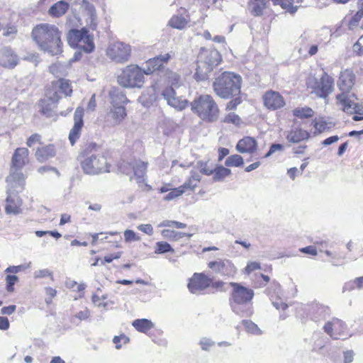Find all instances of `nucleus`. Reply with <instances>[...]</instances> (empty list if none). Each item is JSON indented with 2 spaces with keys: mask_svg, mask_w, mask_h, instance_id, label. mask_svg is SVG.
I'll list each match as a JSON object with an SVG mask.
<instances>
[{
  "mask_svg": "<svg viewBox=\"0 0 363 363\" xmlns=\"http://www.w3.org/2000/svg\"><path fill=\"white\" fill-rule=\"evenodd\" d=\"M284 150V146L281 144H272L269 148L268 152L264 155V158L270 157L277 151H281Z\"/></svg>",
  "mask_w": 363,
  "mask_h": 363,
  "instance_id": "obj_59",
  "label": "nucleus"
},
{
  "mask_svg": "<svg viewBox=\"0 0 363 363\" xmlns=\"http://www.w3.org/2000/svg\"><path fill=\"white\" fill-rule=\"evenodd\" d=\"M29 151L26 147L17 148L12 157L11 167L6 181H18L17 186L21 188L22 182H25V176L22 173V168L28 162Z\"/></svg>",
  "mask_w": 363,
  "mask_h": 363,
  "instance_id": "obj_7",
  "label": "nucleus"
},
{
  "mask_svg": "<svg viewBox=\"0 0 363 363\" xmlns=\"http://www.w3.org/2000/svg\"><path fill=\"white\" fill-rule=\"evenodd\" d=\"M72 88L68 79L60 78L54 81L47 88L45 96L48 101L52 103H57L61 98L62 95L65 96H71Z\"/></svg>",
  "mask_w": 363,
  "mask_h": 363,
  "instance_id": "obj_12",
  "label": "nucleus"
},
{
  "mask_svg": "<svg viewBox=\"0 0 363 363\" xmlns=\"http://www.w3.org/2000/svg\"><path fill=\"white\" fill-rule=\"evenodd\" d=\"M191 107L192 111L203 121L213 122L218 117V107L211 95L203 94L196 98Z\"/></svg>",
  "mask_w": 363,
  "mask_h": 363,
  "instance_id": "obj_4",
  "label": "nucleus"
},
{
  "mask_svg": "<svg viewBox=\"0 0 363 363\" xmlns=\"http://www.w3.org/2000/svg\"><path fill=\"white\" fill-rule=\"evenodd\" d=\"M308 89L311 93L319 98L326 99L334 89V79L324 72L320 79L311 76L306 80Z\"/></svg>",
  "mask_w": 363,
  "mask_h": 363,
  "instance_id": "obj_9",
  "label": "nucleus"
},
{
  "mask_svg": "<svg viewBox=\"0 0 363 363\" xmlns=\"http://www.w3.org/2000/svg\"><path fill=\"white\" fill-rule=\"evenodd\" d=\"M32 38L40 50L51 55H57L62 52L61 33L55 25H37L32 30Z\"/></svg>",
  "mask_w": 363,
  "mask_h": 363,
  "instance_id": "obj_1",
  "label": "nucleus"
},
{
  "mask_svg": "<svg viewBox=\"0 0 363 363\" xmlns=\"http://www.w3.org/2000/svg\"><path fill=\"white\" fill-rule=\"evenodd\" d=\"M1 65L6 68L12 69L18 64V57L9 48H4L1 51Z\"/></svg>",
  "mask_w": 363,
  "mask_h": 363,
  "instance_id": "obj_22",
  "label": "nucleus"
},
{
  "mask_svg": "<svg viewBox=\"0 0 363 363\" xmlns=\"http://www.w3.org/2000/svg\"><path fill=\"white\" fill-rule=\"evenodd\" d=\"M124 240L125 242H131L140 240V238L133 230H125L124 231Z\"/></svg>",
  "mask_w": 363,
  "mask_h": 363,
  "instance_id": "obj_55",
  "label": "nucleus"
},
{
  "mask_svg": "<svg viewBox=\"0 0 363 363\" xmlns=\"http://www.w3.org/2000/svg\"><path fill=\"white\" fill-rule=\"evenodd\" d=\"M172 57L170 53H165L148 60L144 67L145 74H150L155 71L159 69L164 63H167Z\"/></svg>",
  "mask_w": 363,
  "mask_h": 363,
  "instance_id": "obj_20",
  "label": "nucleus"
},
{
  "mask_svg": "<svg viewBox=\"0 0 363 363\" xmlns=\"http://www.w3.org/2000/svg\"><path fill=\"white\" fill-rule=\"evenodd\" d=\"M257 141L254 138L245 137L239 140L236 148L240 153H252L257 150Z\"/></svg>",
  "mask_w": 363,
  "mask_h": 363,
  "instance_id": "obj_24",
  "label": "nucleus"
},
{
  "mask_svg": "<svg viewBox=\"0 0 363 363\" xmlns=\"http://www.w3.org/2000/svg\"><path fill=\"white\" fill-rule=\"evenodd\" d=\"M212 283V279L204 273H194L189 279L187 288L194 294H201Z\"/></svg>",
  "mask_w": 363,
  "mask_h": 363,
  "instance_id": "obj_16",
  "label": "nucleus"
},
{
  "mask_svg": "<svg viewBox=\"0 0 363 363\" xmlns=\"http://www.w3.org/2000/svg\"><path fill=\"white\" fill-rule=\"evenodd\" d=\"M76 48L84 50L86 52H91L94 49V44L93 42V38L88 34L86 35L80 40L79 45H77Z\"/></svg>",
  "mask_w": 363,
  "mask_h": 363,
  "instance_id": "obj_36",
  "label": "nucleus"
},
{
  "mask_svg": "<svg viewBox=\"0 0 363 363\" xmlns=\"http://www.w3.org/2000/svg\"><path fill=\"white\" fill-rule=\"evenodd\" d=\"M202 350L209 351L215 345V342L208 337H202L199 342Z\"/></svg>",
  "mask_w": 363,
  "mask_h": 363,
  "instance_id": "obj_51",
  "label": "nucleus"
},
{
  "mask_svg": "<svg viewBox=\"0 0 363 363\" xmlns=\"http://www.w3.org/2000/svg\"><path fill=\"white\" fill-rule=\"evenodd\" d=\"M130 46L119 41L111 43L106 50L107 56L118 63L127 62L130 56Z\"/></svg>",
  "mask_w": 363,
  "mask_h": 363,
  "instance_id": "obj_13",
  "label": "nucleus"
},
{
  "mask_svg": "<svg viewBox=\"0 0 363 363\" xmlns=\"http://www.w3.org/2000/svg\"><path fill=\"white\" fill-rule=\"evenodd\" d=\"M261 268L260 264L257 262H249L244 269V272L250 274L252 272L259 269Z\"/></svg>",
  "mask_w": 363,
  "mask_h": 363,
  "instance_id": "obj_58",
  "label": "nucleus"
},
{
  "mask_svg": "<svg viewBox=\"0 0 363 363\" xmlns=\"http://www.w3.org/2000/svg\"><path fill=\"white\" fill-rule=\"evenodd\" d=\"M40 135L35 133L30 135L27 140L26 144L28 147H32L33 145L40 141Z\"/></svg>",
  "mask_w": 363,
  "mask_h": 363,
  "instance_id": "obj_63",
  "label": "nucleus"
},
{
  "mask_svg": "<svg viewBox=\"0 0 363 363\" xmlns=\"http://www.w3.org/2000/svg\"><path fill=\"white\" fill-rule=\"evenodd\" d=\"M31 262H28L26 264L17 265V266H9L5 269L6 273H11L15 275V274H18L22 271H24L27 269L30 268Z\"/></svg>",
  "mask_w": 363,
  "mask_h": 363,
  "instance_id": "obj_48",
  "label": "nucleus"
},
{
  "mask_svg": "<svg viewBox=\"0 0 363 363\" xmlns=\"http://www.w3.org/2000/svg\"><path fill=\"white\" fill-rule=\"evenodd\" d=\"M87 30L82 28L81 30H72L68 34V43L72 48H75L79 45V42L86 35Z\"/></svg>",
  "mask_w": 363,
  "mask_h": 363,
  "instance_id": "obj_34",
  "label": "nucleus"
},
{
  "mask_svg": "<svg viewBox=\"0 0 363 363\" xmlns=\"http://www.w3.org/2000/svg\"><path fill=\"white\" fill-rule=\"evenodd\" d=\"M200 181V174L196 172L191 171L189 179L180 187L182 188L184 193L186 191H194Z\"/></svg>",
  "mask_w": 363,
  "mask_h": 363,
  "instance_id": "obj_31",
  "label": "nucleus"
},
{
  "mask_svg": "<svg viewBox=\"0 0 363 363\" xmlns=\"http://www.w3.org/2000/svg\"><path fill=\"white\" fill-rule=\"evenodd\" d=\"M18 278L17 276L13 275H7L5 278L6 284V290L9 292H13L14 291V284L18 281Z\"/></svg>",
  "mask_w": 363,
  "mask_h": 363,
  "instance_id": "obj_50",
  "label": "nucleus"
},
{
  "mask_svg": "<svg viewBox=\"0 0 363 363\" xmlns=\"http://www.w3.org/2000/svg\"><path fill=\"white\" fill-rule=\"evenodd\" d=\"M243 159L242 157L239 155H233L230 157H228L225 162V165L226 167H241L243 165Z\"/></svg>",
  "mask_w": 363,
  "mask_h": 363,
  "instance_id": "obj_42",
  "label": "nucleus"
},
{
  "mask_svg": "<svg viewBox=\"0 0 363 363\" xmlns=\"http://www.w3.org/2000/svg\"><path fill=\"white\" fill-rule=\"evenodd\" d=\"M132 325L137 331L147 334L148 331L154 328L155 324L150 320L141 318L133 320Z\"/></svg>",
  "mask_w": 363,
  "mask_h": 363,
  "instance_id": "obj_32",
  "label": "nucleus"
},
{
  "mask_svg": "<svg viewBox=\"0 0 363 363\" xmlns=\"http://www.w3.org/2000/svg\"><path fill=\"white\" fill-rule=\"evenodd\" d=\"M162 237L170 240L177 241L184 237V233L170 229H164L161 231Z\"/></svg>",
  "mask_w": 363,
  "mask_h": 363,
  "instance_id": "obj_40",
  "label": "nucleus"
},
{
  "mask_svg": "<svg viewBox=\"0 0 363 363\" xmlns=\"http://www.w3.org/2000/svg\"><path fill=\"white\" fill-rule=\"evenodd\" d=\"M108 298V295L106 294L99 296L97 294H93L91 296V301L93 304L98 308H102L104 310H106L108 305L113 304V301H105Z\"/></svg>",
  "mask_w": 363,
  "mask_h": 363,
  "instance_id": "obj_37",
  "label": "nucleus"
},
{
  "mask_svg": "<svg viewBox=\"0 0 363 363\" xmlns=\"http://www.w3.org/2000/svg\"><path fill=\"white\" fill-rule=\"evenodd\" d=\"M363 18V9L359 10L350 19L349 22L350 28L356 26L359 21Z\"/></svg>",
  "mask_w": 363,
  "mask_h": 363,
  "instance_id": "obj_57",
  "label": "nucleus"
},
{
  "mask_svg": "<svg viewBox=\"0 0 363 363\" xmlns=\"http://www.w3.org/2000/svg\"><path fill=\"white\" fill-rule=\"evenodd\" d=\"M145 73L135 65L124 67L118 75V82L125 88H141L145 82Z\"/></svg>",
  "mask_w": 363,
  "mask_h": 363,
  "instance_id": "obj_8",
  "label": "nucleus"
},
{
  "mask_svg": "<svg viewBox=\"0 0 363 363\" xmlns=\"http://www.w3.org/2000/svg\"><path fill=\"white\" fill-rule=\"evenodd\" d=\"M112 106H124L128 102L125 94L117 88H112L109 91Z\"/></svg>",
  "mask_w": 363,
  "mask_h": 363,
  "instance_id": "obj_29",
  "label": "nucleus"
},
{
  "mask_svg": "<svg viewBox=\"0 0 363 363\" xmlns=\"http://www.w3.org/2000/svg\"><path fill=\"white\" fill-rule=\"evenodd\" d=\"M197 166L201 173L208 176L213 174L215 169L213 166L209 165L208 162H199Z\"/></svg>",
  "mask_w": 363,
  "mask_h": 363,
  "instance_id": "obj_49",
  "label": "nucleus"
},
{
  "mask_svg": "<svg viewBox=\"0 0 363 363\" xmlns=\"http://www.w3.org/2000/svg\"><path fill=\"white\" fill-rule=\"evenodd\" d=\"M165 79L168 84H171L172 87L181 88L179 85V76L172 71H167L165 73Z\"/></svg>",
  "mask_w": 363,
  "mask_h": 363,
  "instance_id": "obj_43",
  "label": "nucleus"
},
{
  "mask_svg": "<svg viewBox=\"0 0 363 363\" xmlns=\"http://www.w3.org/2000/svg\"><path fill=\"white\" fill-rule=\"evenodd\" d=\"M208 267L214 273L229 278L234 277L238 271L233 262L228 259H217L209 262Z\"/></svg>",
  "mask_w": 363,
  "mask_h": 363,
  "instance_id": "obj_15",
  "label": "nucleus"
},
{
  "mask_svg": "<svg viewBox=\"0 0 363 363\" xmlns=\"http://www.w3.org/2000/svg\"><path fill=\"white\" fill-rule=\"evenodd\" d=\"M354 84V75L352 71L345 69L341 72L337 86L342 93L336 96L337 104L344 112L350 114L357 113L359 111L355 96L349 93Z\"/></svg>",
  "mask_w": 363,
  "mask_h": 363,
  "instance_id": "obj_2",
  "label": "nucleus"
},
{
  "mask_svg": "<svg viewBox=\"0 0 363 363\" xmlns=\"http://www.w3.org/2000/svg\"><path fill=\"white\" fill-rule=\"evenodd\" d=\"M49 101L50 103L47 102L45 99H42L39 101L38 104L40 107V111L48 117L51 116V111L53 107V104H55L52 103L50 101Z\"/></svg>",
  "mask_w": 363,
  "mask_h": 363,
  "instance_id": "obj_46",
  "label": "nucleus"
},
{
  "mask_svg": "<svg viewBox=\"0 0 363 363\" xmlns=\"http://www.w3.org/2000/svg\"><path fill=\"white\" fill-rule=\"evenodd\" d=\"M230 285L233 287L231 292V308L235 313L241 315L238 306L250 302L254 297V291L252 289L245 287L236 282H230Z\"/></svg>",
  "mask_w": 363,
  "mask_h": 363,
  "instance_id": "obj_11",
  "label": "nucleus"
},
{
  "mask_svg": "<svg viewBox=\"0 0 363 363\" xmlns=\"http://www.w3.org/2000/svg\"><path fill=\"white\" fill-rule=\"evenodd\" d=\"M221 61V56L216 50L202 48L198 56V65L195 77L198 80H205L208 74Z\"/></svg>",
  "mask_w": 363,
  "mask_h": 363,
  "instance_id": "obj_5",
  "label": "nucleus"
},
{
  "mask_svg": "<svg viewBox=\"0 0 363 363\" xmlns=\"http://www.w3.org/2000/svg\"><path fill=\"white\" fill-rule=\"evenodd\" d=\"M137 228L139 230L148 235H152L153 234V228L150 224H140Z\"/></svg>",
  "mask_w": 363,
  "mask_h": 363,
  "instance_id": "obj_61",
  "label": "nucleus"
},
{
  "mask_svg": "<svg viewBox=\"0 0 363 363\" xmlns=\"http://www.w3.org/2000/svg\"><path fill=\"white\" fill-rule=\"evenodd\" d=\"M83 116L84 108H77L74 115V124L69 134V140L72 145L80 136L81 130L84 125Z\"/></svg>",
  "mask_w": 363,
  "mask_h": 363,
  "instance_id": "obj_19",
  "label": "nucleus"
},
{
  "mask_svg": "<svg viewBox=\"0 0 363 363\" xmlns=\"http://www.w3.org/2000/svg\"><path fill=\"white\" fill-rule=\"evenodd\" d=\"M308 315L315 321L325 319L330 314L328 307L318 303H311L308 306Z\"/></svg>",
  "mask_w": 363,
  "mask_h": 363,
  "instance_id": "obj_21",
  "label": "nucleus"
},
{
  "mask_svg": "<svg viewBox=\"0 0 363 363\" xmlns=\"http://www.w3.org/2000/svg\"><path fill=\"white\" fill-rule=\"evenodd\" d=\"M344 289L348 290L363 289V276L357 277L347 283Z\"/></svg>",
  "mask_w": 363,
  "mask_h": 363,
  "instance_id": "obj_47",
  "label": "nucleus"
},
{
  "mask_svg": "<svg viewBox=\"0 0 363 363\" xmlns=\"http://www.w3.org/2000/svg\"><path fill=\"white\" fill-rule=\"evenodd\" d=\"M307 41H308V38L306 35H302L300 37V43H303V45L298 48V53L305 57L307 56V55H306V53H305V52L308 48V45H306Z\"/></svg>",
  "mask_w": 363,
  "mask_h": 363,
  "instance_id": "obj_60",
  "label": "nucleus"
},
{
  "mask_svg": "<svg viewBox=\"0 0 363 363\" xmlns=\"http://www.w3.org/2000/svg\"><path fill=\"white\" fill-rule=\"evenodd\" d=\"M241 83L242 78L239 74L224 72L215 79L213 89L218 96L229 99L240 94Z\"/></svg>",
  "mask_w": 363,
  "mask_h": 363,
  "instance_id": "obj_3",
  "label": "nucleus"
},
{
  "mask_svg": "<svg viewBox=\"0 0 363 363\" xmlns=\"http://www.w3.org/2000/svg\"><path fill=\"white\" fill-rule=\"evenodd\" d=\"M33 276H34V278H35V279H40V278H45V277H50L52 281L54 280L52 272L48 269L36 270L34 272Z\"/></svg>",
  "mask_w": 363,
  "mask_h": 363,
  "instance_id": "obj_52",
  "label": "nucleus"
},
{
  "mask_svg": "<svg viewBox=\"0 0 363 363\" xmlns=\"http://www.w3.org/2000/svg\"><path fill=\"white\" fill-rule=\"evenodd\" d=\"M90 311L87 308H85L84 310L78 312L75 315V317L80 320H86L90 317Z\"/></svg>",
  "mask_w": 363,
  "mask_h": 363,
  "instance_id": "obj_62",
  "label": "nucleus"
},
{
  "mask_svg": "<svg viewBox=\"0 0 363 363\" xmlns=\"http://www.w3.org/2000/svg\"><path fill=\"white\" fill-rule=\"evenodd\" d=\"M267 0H250L249 2V10L255 16H261L266 8Z\"/></svg>",
  "mask_w": 363,
  "mask_h": 363,
  "instance_id": "obj_33",
  "label": "nucleus"
},
{
  "mask_svg": "<svg viewBox=\"0 0 363 363\" xmlns=\"http://www.w3.org/2000/svg\"><path fill=\"white\" fill-rule=\"evenodd\" d=\"M324 331L335 340H345L351 335L345 322L338 318H333L328 321L323 327Z\"/></svg>",
  "mask_w": 363,
  "mask_h": 363,
  "instance_id": "obj_14",
  "label": "nucleus"
},
{
  "mask_svg": "<svg viewBox=\"0 0 363 363\" xmlns=\"http://www.w3.org/2000/svg\"><path fill=\"white\" fill-rule=\"evenodd\" d=\"M241 119L238 115L235 114L233 112H230L228 113L224 118V122L228 123H233L234 125H238L240 123Z\"/></svg>",
  "mask_w": 363,
  "mask_h": 363,
  "instance_id": "obj_54",
  "label": "nucleus"
},
{
  "mask_svg": "<svg viewBox=\"0 0 363 363\" xmlns=\"http://www.w3.org/2000/svg\"><path fill=\"white\" fill-rule=\"evenodd\" d=\"M313 125L315 128L314 134H320L329 130L332 128V123L327 122L323 118H315L313 121Z\"/></svg>",
  "mask_w": 363,
  "mask_h": 363,
  "instance_id": "obj_35",
  "label": "nucleus"
},
{
  "mask_svg": "<svg viewBox=\"0 0 363 363\" xmlns=\"http://www.w3.org/2000/svg\"><path fill=\"white\" fill-rule=\"evenodd\" d=\"M131 166L137 182L140 183L143 182L146 174L147 163L141 160H135Z\"/></svg>",
  "mask_w": 363,
  "mask_h": 363,
  "instance_id": "obj_27",
  "label": "nucleus"
},
{
  "mask_svg": "<svg viewBox=\"0 0 363 363\" xmlns=\"http://www.w3.org/2000/svg\"><path fill=\"white\" fill-rule=\"evenodd\" d=\"M45 291L46 294L45 301L46 304L50 305L52 301V298L57 295V290L48 286L45 288Z\"/></svg>",
  "mask_w": 363,
  "mask_h": 363,
  "instance_id": "obj_56",
  "label": "nucleus"
},
{
  "mask_svg": "<svg viewBox=\"0 0 363 363\" xmlns=\"http://www.w3.org/2000/svg\"><path fill=\"white\" fill-rule=\"evenodd\" d=\"M7 182V197L5 212L6 214H19L22 212V200L18 194L23 191L25 182H22L21 188L17 186L18 181H6Z\"/></svg>",
  "mask_w": 363,
  "mask_h": 363,
  "instance_id": "obj_10",
  "label": "nucleus"
},
{
  "mask_svg": "<svg viewBox=\"0 0 363 363\" xmlns=\"http://www.w3.org/2000/svg\"><path fill=\"white\" fill-rule=\"evenodd\" d=\"M310 134L308 131L299 128H292L286 135V139L289 143H298L308 139Z\"/></svg>",
  "mask_w": 363,
  "mask_h": 363,
  "instance_id": "obj_23",
  "label": "nucleus"
},
{
  "mask_svg": "<svg viewBox=\"0 0 363 363\" xmlns=\"http://www.w3.org/2000/svg\"><path fill=\"white\" fill-rule=\"evenodd\" d=\"M189 20L184 16L176 15L170 18L169 25L173 28L182 30L185 28Z\"/></svg>",
  "mask_w": 363,
  "mask_h": 363,
  "instance_id": "obj_38",
  "label": "nucleus"
},
{
  "mask_svg": "<svg viewBox=\"0 0 363 363\" xmlns=\"http://www.w3.org/2000/svg\"><path fill=\"white\" fill-rule=\"evenodd\" d=\"M126 116V111L124 106H112L108 117L112 120L113 125L120 124Z\"/></svg>",
  "mask_w": 363,
  "mask_h": 363,
  "instance_id": "obj_26",
  "label": "nucleus"
},
{
  "mask_svg": "<svg viewBox=\"0 0 363 363\" xmlns=\"http://www.w3.org/2000/svg\"><path fill=\"white\" fill-rule=\"evenodd\" d=\"M69 4L65 0H61L54 4L48 10V14L52 17H60L69 9Z\"/></svg>",
  "mask_w": 363,
  "mask_h": 363,
  "instance_id": "obj_28",
  "label": "nucleus"
},
{
  "mask_svg": "<svg viewBox=\"0 0 363 363\" xmlns=\"http://www.w3.org/2000/svg\"><path fill=\"white\" fill-rule=\"evenodd\" d=\"M56 150L53 145H48L37 148L35 158L39 162H45L49 159L55 157Z\"/></svg>",
  "mask_w": 363,
  "mask_h": 363,
  "instance_id": "obj_25",
  "label": "nucleus"
},
{
  "mask_svg": "<svg viewBox=\"0 0 363 363\" xmlns=\"http://www.w3.org/2000/svg\"><path fill=\"white\" fill-rule=\"evenodd\" d=\"M80 164L86 174L96 175L109 172L106 157L96 152L84 153L80 157Z\"/></svg>",
  "mask_w": 363,
  "mask_h": 363,
  "instance_id": "obj_6",
  "label": "nucleus"
},
{
  "mask_svg": "<svg viewBox=\"0 0 363 363\" xmlns=\"http://www.w3.org/2000/svg\"><path fill=\"white\" fill-rule=\"evenodd\" d=\"M174 252V250L172 247V246L167 242H157L156 243L155 252L156 254H164L166 252Z\"/></svg>",
  "mask_w": 363,
  "mask_h": 363,
  "instance_id": "obj_45",
  "label": "nucleus"
},
{
  "mask_svg": "<svg viewBox=\"0 0 363 363\" xmlns=\"http://www.w3.org/2000/svg\"><path fill=\"white\" fill-rule=\"evenodd\" d=\"M274 5H279L282 9H285L287 12L294 14L298 8L300 6L301 0H272Z\"/></svg>",
  "mask_w": 363,
  "mask_h": 363,
  "instance_id": "obj_30",
  "label": "nucleus"
},
{
  "mask_svg": "<svg viewBox=\"0 0 363 363\" xmlns=\"http://www.w3.org/2000/svg\"><path fill=\"white\" fill-rule=\"evenodd\" d=\"M242 324L245 326L247 332L255 335H259L262 334V330L252 321L244 320H242Z\"/></svg>",
  "mask_w": 363,
  "mask_h": 363,
  "instance_id": "obj_44",
  "label": "nucleus"
},
{
  "mask_svg": "<svg viewBox=\"0 0 363 363\" xmlns=\"http://www.w3.org/2000/svg\"><path fill=\"white\" fill-rule=\"evenodd\" d=\"M179 89L172 86L167 87L162 91V96L168 105L178 111H182L187 106L188 101L183 96L177 95L176 89Z\"/></svg>",
  "mask_w": 363,
  "mask_h": 363,
  "instance_id": "obj_17",
  "label": "nucleus"
},
{
  "mask_svg": "<svg viewBox=\"0 0 363 363\" xmlns=\"http://www.w3.org/2000/svg\"><path fill=\"white\" fill-rule=\"evenodd\" d=\"M354 51L359 55L363 53V35L358 39L357 43L353 46Z\"/></svg>",
  "mask_w": 363,
  "mask_h": 363,
  "instance_id": "obj_64",
  "label": "nucleus"
},
{
  "mask_svg": "<svg viewBox=\"0 0 363 363\" xmlns=\"http://www.w3.org/2000/svg\"><path fill=\"white\" fill-rule=\"evenodd\" d=\"M231 174V170L224 167L223 166H218L216 167L213 170V181L214 182H220L223 181L226 177L229 176Z\"/></svg>",
  "mask_w": 363,
  "mask_h": 363,
  "instance_id": "obj_39",
  "label": "nucleus"
},
{
  "mask_svg": "<svg viewBox=\"0 0 363 363\" xmlns=\"http://www.w3.org/2000/svg\"><path fill=\"white\" fill-rule=\"evenodd\" d=\"M183 194L184 191H182V188L179 186L172 189V191L164 196V199L166 201H171L180 196Z\"/></svg>",
  "mask_w": 363,
  "mask_h": 363,
  "instance_id": "obj_53",
  "label": "nucleus"
},
{
  "mask_svg": "<svg viewBox=\"0 0 363 363\" xmlns=\"http://www.w3.org/2000/svg\"><path fill=\"white\" fill-rule=\"evenodd\" d=\"M264 105L269 110H277L284 107L285 101L277 91H267L263 96Z\"/></svg>",
  "mask_w": 363,
  "mask_h": 363,
  "instance_id": "obj_18",
  "label": "nucleus"
},
{
  "mask_svg": "<svg viewBox=\"0 0 363 363\" xmlns=\"http://www.w3.org/2000/svg\"><path fill=\"white\" fill-rule=\"evenodd\" d=\"M313 111L309 107H298L293 111V114L299 118H308L313 116Z\"/></svg>",
  "mask_w": 363,
  "mask_h": 363,
  "instance_id": "obj_41",
  "label": "nucleus"
}]
</instances>
